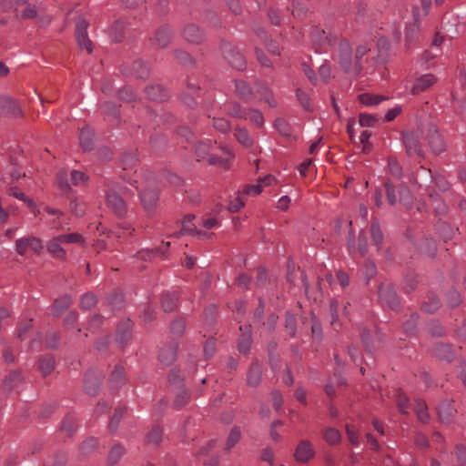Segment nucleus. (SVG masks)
<instances>
[{
	"mask_svg": "<svg viewBox=\"0 0 466 466\" xmlns=\"http://www.w3.org/2000/svg\"><path fill=\"white\" fill-rule=\"evenodd\" d=\"M367 56V59H372L376 61L375 49L371 47V45H360L357 47L354 60L351 56V48L347 41L340 42L339 46V51L336 55L341 67L347 73L359 74L362 68L361 58Z\"/></svg>",
	"mask_w": 466,
	"mask_h": 466,
	"instance_id": "obj_1",
	"label": "nucleus"
},
{
	"mask_svg": "<svg viewBox=\"0 0 466 466\" xmlns=\"http://www.w3.org/2000/svg\"><path fill=\"white\" fill-rule=\"evenodd\" d=\"M139 194L143 208L148 214L151 213L158 201V187L153 175L149 174L145 177L144 187Z\"/></svg>",
	"mask_w": 466,
	"mask_h": 466,
	"instance_id": "obj_2",
	"label": "nucleus"
},
{
	"mask_svg": "<svg viewBox=\"0 0 466 466\" xmlns=\"http://www.w3.org/2000/svg\"><path fill=\"white\" fill-rule=\"evenodd\" d=\"M424 129L419 127L416 130H408L403 132L402 139L405 146L406 153L410 157L420 158L423 157V142L422 134Z\"/></svg>",
	"mask_w": 466,
	"mask_h": 466,
	"instance_id": "obj_3",
	"label": "nucleus"
},
{
	"mask_svg": "<svg viewBox=\"0 0 466 466\" xmlns=\"http://www.w3.org/2000/svg\"><path fill=\"white\" fill-rule=\"evenodd\" d=\"M71 243H79L83 245L84 238L82 235L78 233H69L56 236L53 238L47 244V250L53 257L56 258H65L66 250L64 249L63 245Z\"/></svg>",
	"mask_w": 466,
	"mask_h": 466,
	"instance_id": "obj_4",
	"label": "nucleus"
},
{
	"mask_svg": "<svg viewBox=\"0 0 466 466\" xmlns=\"http://www.w3.org/2000/svg\"><path fill=\"white\" fill-rule=\"evenodd\" d=\"M221 51L224 59L235 69L243 70L246 67L245 57L236 49V47L228 43L224 42L221 45Z\"/></svg>",
	"mask_w": 466,
	"mask_h": 466,
	"instance_id": "obj_5",
	"label": "nucleus"
},
{
	"mask_svg": "<svg viewBox=\"0 0 466 466\" xmlns=\"http://www.w3.org/2000/svg\"><path fill=\"white\" fill-rule=\"evenodd\" d=\"M106 205L117 217L122 218L127 213V204L122 196L115 189L110 188L106 195Z\"/></svg>",
	"mask_w": 466,
	"mask_h": 466,
	"instance_id": "obj_6",
	"label": "nucleus"
},
{
	"mask_svg": "<svg viewBox=\"0 0 466 466\" xmlns=\"http://www.w3.org/2000/svg\"><path fill=\"white\" fill-rule=\"evenodd\" d=\"M42 249V240L36 237L21 238L15 241V250L21 256H25L29 250L38 254Z\"/></svg>",
	"mask_w": 466,
	"mask_h": 466,
	"instance_id": "obj_7",
	"label": "nucleus"
},
{
	"mask_svg": "<svg viewBox=\"0 0 466 466\" xmlns=\"http://www.w3.org/2000/svg\"><path fill=\"white\" fill-rule=\"evenodd\" d=\"M88 23L84 18H79L76 25V38L80 48H85L88 53L93 50V44L86 32Z\"/></svg>",
	"mask_w": 466,
	"mask_h": 466,
	"instance_id": "obj_8",
	"label": "nucleus"
},
{
	"mask_svg": "<svg viewBox=\"0 0 466 466\" xmlns=\"http://www.w3.org/2000/svg\"><path fill=\"white\" fill-rule=\"evenodd\" d=\"M233 92L237 97L245 102H250L256 96L251 86L244 79L233 80Z\"/></svg>",
	"mask_w": 466,
	"mask_h": 466,
	"instance_id": "obj_9",
	"label": "nucleus"
},
{
	"mask_svg": "<svg viewBox=\"0 0 466 466\" xmlns=\"http://www.w3.org/2000/svg\"><path fill=\"white\" fill-rule=\"evenodd\" d=\"M427 139L432 152L440 154L445 150V144L438 134L436 126L430 124L426 127Z\"/></svg>",
	"mask_w": 466,
	"mask_h": 466,
	"instance_id": "obj_10",
	"label": "nucleus"
},
{
	"mask_svg": "<svg viewBox=\"0 0 466 466\" xmlns=\"http://www.w3.org/2000/svg\"><path fill=\"white\" fill-rule=\"evenodd\" d=\"M379 298L382 303L387 304L390 309H395L399 306V299L390 284H382L379 288Z\"/></svg>",
	"mask_w": 466,
	"mask_h": 466,
	"instance_id": "obj_11",
	"label": "nucleus"
},
{
	"mask_svg": "<svg viewBox=\"0 0 466 466\" xmlns=\"http://www.w3.org/2000/svg\"><path fill=\"white\" fill-rule=\"evenodd\" d=\"M315 451L312 444L308 441H301L298 444L294 456L299 462H307L314 457Z\"/></svg>",
	"mask_w": 466,
	"mask_h": 466,
	"instance_id": "obj_12",
	"label": "nucleus"
},
{
	"mask_svg": "<svg viewBox=\"0 0 466 466\" xmlns=\"http://www.w3.org/2000/svg\"><path fill=\"white\" fill-rule=\"evenodd\" d=\"M256 93L261 102H265L270 107H276L278 103L274 97L272 90L263 82L256 81Z\"/></svg>",
	"mask_w": 466,
	"mask_h": 466,
	"instance_id": "obj_13",
	"label": "nucleus"
},
{
	"mask_svg": "<svg viewBox=\"0 0 466 466\" xmlns=\"http://www.w3.org/2000/svg\"><path fill=\"white\" fill-rule=\"evenodd\" d=\"M436 82V77L431 74H425L420 76L415 80L411 87V93L417 95L420 92L427 90Z\"/></svg>",
	"mask_w": 466,
	"mask_h": 466,
	"instance_id": "obj_14",
	"label": "nucleus"
},
{
	"mask_svg": "<svg viewBox=\"0 0 466 466\" xmlns=\"http://www.w3.org/2000/svg\"><path fill=\"white\" fill-rule=\"evenodd\" d=\"M127 381L125 368L116 364L110 373L109 384L112 388H120Z\"/></svg>",
	"mask_w": 466,
	"mask_h": 466,
	"instance_id": "obj_15",
	"label": "nucleus"
},
{
	"mask_svg": "<svg viewBox=\"0 0 466 466\" xmlns=\"http://www.w3.org/2000/svg\"><path fill=\"white\" fill-rule=\"evenodd\" d=\"M177 344L172 342L160 350L158 359L164 365H170L177 357Z\"/></svg>",
	"mask_w": 466,
	"mask_h": 466,
	"instance_id": "obj_16",
	"label": "nucleus"
},
{
	"mask_svg": "<svg viewBox=\"0 0 466 466\" xmlns=\"http://www.w3.org/2000/svg\"><path fill=\"white\" fill-rule=\"evenodd\" d=\"M311 39L314 45L319 46L316 47L317 52L326 51V46L329 45L331 42L326 32L319 28L313 29L311 33Z\"/></svg>",
	"mask_w": 466,
	"mask_h": 466,
	"instance_id": "obj_17",
	"label": "nucleus"
},
{
	"mask_svg": "<svg viewBox=\"0 0 466 466\" xmlns=\"http://www.w3.org/2000/svg\"><path fill=\"white\" fill-rule=\"evenodd\" d=\"M239 331L240 335L238 339V347L240 352L247 353L249 350L251 345L250 326H240Z\"/></svg>",
	"mask_w": 466,
	"mask_h": 466,
	"instance_id": "obj_18",
	"label": "nucleus"
},
{
	"mask_svg": "<svg viewBox=\"0 0 466 466\" xmlns=\"http://www.w3.org/2000/svg\"><path fill=\"white\" fill-rule=\"evenodd\" d=\"M17 114L18 107L16 102L9 96H0V116Z\"/></svg>",
	"mask_w": 466,
	"mask_h": 466,
	"instance_id": "obj_19",
	"label": "nucleus"
},
{
	"mask_svg": "<svg viewBox=\"0 0 466 466\" xmlns=\"http://www.w3.org/2000/svg\"><path fill=\"white\" fill-rule=\"evenodd\" d=\"M132 337L131 321L129 319L123 320L116 329V339L120 344L127 342Z\"/></svg>",
	"mask_w": 466,
	"mask_h": 466,
	"instance_id": "obj_20",
	"label": "nucleus"
},
{
	"mask_svg": "<svg viewBox=\"0 0 466 466\" xmlns=\"http://www.w3.org/2000/svg\"><path fill=\"white\" fill-rule=\"evenodd\" d=\"M199 89L200 87L191 80L188 82L187 90L184 96V103L187 106L194 107L197 105V97H200Z\"/></svg>",
	"mask_w": 466,
	"mask_h": 466,
	"instance_id": "obj_21",
	"label": "nucleus"
},
{
	"mask_svg": "<svg viewBox=\"0 0 466 466\" xmlns=\"http://www.w3.org/2000/svg\"><path fill=\"white\" fill-rule=\"evenodd\" d=\"M145 94L149 99L154 101H164L167 97L165 89L159 85H150L147 86Z\"/></svg>",
	"mask_w": 466,
	"mask_h": 466,
	"instance_id": "obj_22",
	"label": "nucleus"
},
{
	"mask_svg": "<svg viewBox=\"0 0 466 466\" xmlns=\"http://www.w3.org/2000/svg\"><path fill=\"white\" fill-rule=\"evenodd\" d=\"M184 37L187 42L193 44H199L202 41V34L199 28L194 24H189L185 27Z\"/></svg>",
	"mask_w": 466,
	"mask_h": 466,
	"instance_id": "obj_23",
	"label": "nucleus"
},
{
	"mask_svg": "<svg viewBox=\"0 0 466 466\" xmlns=\"http://www.w3.org/2000/svg\"><path fill=\"white\" fill-rule=\"evenodd\" d=\"M22 382V377L19 371H11L5 379L3 388L5 391H11L17 388Z\"/></svg>",
	"mask_w": 466,
	"mask_h": 466,
	"instance_id": "obj_24",
	"label": "nucleus"
},
{
	"mask_svg": "<svg viewBox=\"0 0 466 466\" xmlns=\"http://www.w3.org/2000/svg\"><path fill=\"white\" fill-rule=\"evenodd\" d=\"M248 111V108L242 106L239 103L235 102V101L230 102L227 107L228 114L230 116L238 118V119H247Z\"/></svg>",
	"mask_w": 466,
	"mask_h": 466,
	"instance_id": "obj_25",
	"label": "nucleus"
},
{
	"mask_svg": "<svg viewBox=\"0 0 466 466\" xmlns=\"http://www.w3.org/2000/svg\"><path fill=\"white\" fill-rule=\"evenodd\" d=\"M93 132L88 127H83L80 130L79 140L80 145L84 150H91L94 147Z\"/></svg>",
	"mask_w": 466,
	"mask_h": 466,
	"instance_id": "obj_26",
	"label": "nucleus"
},
{
	"mask_svg": "<svg viewBox=\"0 0 466 466\" xmlns=\"http://www.w3.org/2000/svg\"><path fill=\"white\" fill-rule=\"evenodd\" d=\"M261 367L258 362H253L248 372V384L256 387L259 384L261 379Z\"/></svg>",
	"mask_w": 466,
	"mask_h": 466,
	"instance_id": "obj_27",
	"label": "nucleus"
},
{
	"mask_svg": "<svg viewBox=\"0 0 466 466\" xmlns=\"http://www.w3.org/2000/svg\"><path fill=\"white\" fill-rule=\"evenodd\" d=\"M376 62L384 63L389 56V43L385 38H380L375 50Z\"/></svg>",
	"mask_w": 466,
	"mask_h": 466,
	"instance_id": "obj_28",
	"label": "nucleus"
},
{
	"mask_svg": "<svg viewBox=\"0 0 466 466\" xmlns=\"http://www.w3.org/2000/svg\"><path fill=\"white\" fill-rule=\"evenodd\" d=\"M455 409L451 402L444 401L438 408V413L442 422H449L455 413Z\"/></svg>",
	"mask_w": 466,
	"mask_h": 466,
	"instance_id": "obj_29",
	"label": "nucleus"
},
{
	"mask_svg": "<svg viewBox=\"0 0 466 466\" xmlns=\"http://www.w3.org/2000/svg\"><path fill=\"white\" fill-rule=\"evenodd\" d=\"M170 29L167 26L160 27L155 34L154 42L159 47H165L170 40Z\"/></svg>",
	"mask_w": 466,
	"mask_h": 466,
	"instance_id": "obj_30",
	"label": "nucleus"
},
{
	"mask_svg": "<svg viewBox=\"0 0 466 466\" xmlns=\"http://www.w3.org/2000/svg\"><path fill=\"white\" fill-rule=\"evenodd\" d=\"M413 15L415 20L414 23L407 26L405 31V40L407 43H410L419 31L418 22L420 16V10L418 7H414Z\"/></svg>",
	"mask_w": 466,
	"mask_h": 466,
	"instance_id": "obj_31",
	"label": "nucleus"
},
{
	"mask_svg": "<svg viewBox=\"0 0 466 466\" xmlns=\"http://www.w3.org/2000/svg\"><path fill=\"white\" fill-rule=\"evenodd\" d=\"M55 367V359L51 355H45L39 359L38 368L44 376L51 373Z\"/></svg>",
	"mask_w": 466,
	"mask_h": 466,
	"instance_id": "obj_32",
	"label": "nucleus"
},
{
	"mask_svg": "<svg viewBox=\"0 0 466 466\" xmlns=\"http://www.w3.org/2000/svg\"><path fill=\"white\" fill-rule=\"evenodd\" d=\"M386 99L385 96L363 93L359 96L360 102L367 106H377Z\"/></svg>",
	"mask_w": 466,
	"mask_h": 466,
	"instance_id": "obj_33",
	"label": "nucleus"
},
{
	"mask_svg": "<svg viewBox=\"0 0 466 466\" xmlns=\"http://www.w3.org/2000/svg\"><path fill=\"white\" fill-rule=\"evenodd\" d=\"M131 74L137 78H146L149 76V68L143 61L137 60L132 64Z\"/></svg>",
	"mask_w": 466,
	"mask_h": 466,
	"instance_id": "obj_34",
	"label": "nucleus"
},
{
	"mask_svg": "<svg viewBox=\"0 0 466 466\" xmlns=\"http://www.w3.org/2000/svg\"><path fill=\"white\" fill-rule=\"evenodd\" d=\"M177 296L176 293L166 292L161 297V304L165 311H173L177 307Z\"/></svg>",
	"mask_w": 466,
	"mask_h": 466,
	"instance_id": "obj_35",
	"label": "nucleus"
},
{
	"mask_svg": "<svg viewBox=\"0 0 466 466\" xmlns=\"http://www.w3.org/2000/svg\"><path fill=\"white\" fill-rule=\"evenodd\" d=\"M414 412L417 415V418L421 422L425 423L429 420V413L427 410V405L422 400H416L414 403Z\"/></svg>",
	"mask_w": 466,
	"mask_h": 466,
	"instance_id": "obj_36",
	"label": "nucleus"
},
{
	"mask_svg": "<svg viewBox=\"0 0 466 466\" xmlns=\"http://www.w3.org/2000/svg\"><path fill=\"white\" fill-rule=\"evenodd\" d=\"M234 136L236 139L245 147H250L253 144V140L248 135V132L245 128L237 127L235 128Z\"/></svg>",
	"mask_w": 466,
	"mask_h": 466,
	"instance_id": "obj_37",
	"label": "nucleus"
},
{
	"mask_svg": "<svg viewBox=\"0 0 466 466\" xmlns=\"http://www.w3.org/2000/svg\"><path fill=\"white\" fill-rule=\"evenodd\" d=\"M232 157V154L229 151L224 153V157H210L208 162L212 165H218L222 169L229 168V160Z\"/></svg>",
	"mask_w": 466,
	"mask_h": 466,
	"instance_id": "obj_38",
	"label": "nucleus"
},
{
	"mask_svg": "<svg viewBox=\"0 0 466 466\" xmlns=\"http://www.w3.org/2000/svg\"><path fill=\"white\" fill-rule=\"evenodd\" d=\"M71 303L72 299L69 296H63L55 300L53 309L56 315H60L71 305Z\"/></svg>",
	"mask_w": 466,
	"mask_h": 466,
	"instance_id": "obj_39",
	"label": "nucleus"
},
{
	"mask_svg": "<svg viewBox=\"0 0 466 466\" xmlns=\"http://www.w3.org/2000/svg\"><path fill=\"white\" fill-rule=\"evenodd\" d=\"M346 309H347V308L345 306L341 307L338 300H335V299L331 300L330 305H329V311H330V315H331V324L332 325H335L336 322L339 320L340 312L342 314H346Z\"/></svg>",
	"mask_w": 466,
	"mask_h": 466,
	"instance_id": "obj_40",
	"label": "nucleus"
},
{
	"mask_svg": "<svg viewBox=\"0 0 466 466\" xmlns=\"http://www.w3.org/2000/svg\"><path fill=\"white\" fill-rule=\"evenodd\" d=\"M247 119H248L257 127H262L264 126V116L258 109L248 108Z\"/></svg>",
	"mask_w": 466,
	"mask_h": 466,
	"instance_id": "obj_41",
	"label": "nucleus"
},
{
	"mask_svg": "<svg viewBox=\"0 0 466 466\" xmlns=\"http://www.w3.org/2000/svg\"><path fill=\"white\" fill-rule=\"evenodd\" d=\"M137 164V158L135 153L128 152L123 156L122 165L125 172L133 170Z\"/></svg>",
	"mask_w": 466,
	"mask_h": 466,
	"instance_id": "obj_42",
	"label": "nucleus"
},
{
	"mask_svg": "<svg viewBox=\"0 0 466 466\" xmlns=\"http://www.w3.org/2000/svg\"><path fill=\"white\" fill-rule=\"evenodd\" d=\"M125 33V22L117 20L112 26L110 35L115 42H119L124 37Z\"/></svg>",
	"mask_w": 466,
	"mask_h": 466,
	"instance_id": "obj_43",
	"label": "nucleus"
},
{
	"mask_svg": "<svg viewBox=\"0 0 466 466\" xmlns=\"http://www.w3.org/2000/svg\"><path fill=\"white\" fill-rule=\"evenodd\" d=\"M241 432L240 430L237 427L233 428L228 434V437L226 441L225 451H229L240 440Z\"/></svg>",
	"mask_w": 466,
	"mask_h": 466,
	"instance_id": "obj_44",
	"label": "nucleus"
},
{
	"mask_svg": "<svg viewBox=\"0 0 466 466\" xmlns=\"http://www.w3.org/2000/svg\"><path fill=\"white\" fill-rule=\"evenodd\" d=\"M194 218H195V217L193 215H187V216L185 217V219L182 222V227H181L179 234H181V235H183V234H189V235L195 234L197 227L192 222Z\"/></svg>",
	"mask_w": 466,
	"mask_h": 466,
	"instance_id": "obj_45",
	"label": "nucleus"
},
{
	"mask_svg": "<svg viewBox=\"0 0 466 466\" xmlns=\"http://www.w3.org/2000/svg\"><path fill=\"white\" fill-rule=\"evenodd\" d=\"M323 437L331 445L339 443L341 439L339 431L333 428H327L323 432Z\"/></svg>",
	"mask_w": 466,
	"mask_h": 466,
	"instance_id": "obj_46",
	"label": "nucleus"
},
{
	"mask_svg": "<svg viewBox=\"0 0 466 466\" xmlns=\"http://www.w3.org/2000/svg\"><path fill=\"white\" fill-rule=\"evenodd\" d=\"M9 194H10L11 196H13V197H15V198H16L20 199V200L25 201V202L28 205V207L32 209V211H34L35 215V216L37 215V213H38L39 211H38V210H35V206L34 201H33L32 199H30V198H26V197H25L22 192H19V191L17 190V188H15V187H11V188L9 189Z\"/></svg>",
	"mask_w": 466,
	"mask_h": 466,
	"instance_id": "obj_47",
	"label": "nucleus"
},
{
	"mask_svg": "<svg viewBox=\"0 0 466 466\" xmlns=\"http://www.w3.org/2000/svg\"><path fill=\"white\" fill-rule=\"evenodd\" d=\"M56 185L64 193H67L70 190V186L67 179V173L65 170H61L56 176Z\"/></svg>",
	"mask_w": 466,
	"mask_h": 466,
	"instance_id": "obj_48",
	"label": "nucleus"
},
{
	"mask_svg": "<svg viewBox=\"0 0 466 466\" xmlns=\"http://www.w3.org/2000/svg\"><path fill=\"white\" fill-rule=\"evenodd\" d=\"M388 167H389V171L390 173L395 177H400L401 175H402V168L400 165V163L398 162V160L393 157H389L388 159Z\"/></svg>",
	"mask_w": 466,
	"mask_h": 466,
	"instance_id": "obj_49",
	"label": "nucleus"
},
{
	"mask_svg": "<svg viewBox=\"0 0 466 466\" xmlns=\"http://www.w3.org/2000/svg\"><path fill=\"white\" fill-rule=\"evenodd\" d=\"M370 236L374 245L379 248L382 242L383 235L377 222H373L370 226Z\"/></svg>",
	"mask_w": 466,
	"mask_h": 466,
	"instance_id": "obj_50",
	"label": "nucleus"
},
{
	"mask_svg": "<svg viewBox=\"0 0 466 466\" xmlns=\"http://www.w3.org/2000/svg\"><path fill=\"white\" fill-rule=\"evenodd\" d=\"M76 429L75 418L71 415L66 416L61 425L62 431L66 432L68 436L71 435Z\"/></svg>",
	"mask_w": 466,
	"mask_h": 466,
	"instance_id": "obj_51",
	"label": "nucleus"
},
{
	"mask_svg": "<svg viewBox=\"0 0 466 466\" xmlns=\"http://www.w3.org/2000/svg\"><path fill=\"white\" fill-rule=\"evenodd\" d=\"M399 201L405 206H410L412 203L410 191L403 185H401L399 189Z\"/></svg>",
	"mask_w": 466,
	"mask_h": 466,
	"instance_id": "obj_52",
	"label": "nucleus"
},
{
	"mask_svg": "<svg viewBox=\"0 0 466 466\" xmlns=\"http://www.w3.org/2000/svg\"><path fill=\"white\" fill-rule=\"evenodd\" d=\"M124 453V449L120 445H114L108 454V461L111 464L116 463Z\"/></svg>",
	"mask_w": 466,
	"mask_h": 466,
	"instance_id": "obj_53",
	"label": "nucleus"
},
{
	"mask_svg": "<svg viewBox=\"0 0 466 466\" xmlns=\"http://www.w3.org/2000/svg\"><path fill=\"white\" fill-rule=\"evenodd\" d=\"M436 355L441 360H450L452 355L451 346L444 344L438 345L436 347Z\"/></svg>",
	"mask_w": 466,
	"mask_h": 466,
	"instance_id": "obj_54",
	"label": "nucleus"
},
{
	"mask_svg": "<svg viewBox=\"0 0 466 466\" xmlns=\"http://www.w3.org/2000/svg\"><path fill=\"white\" fill-rule=\"evenodd\" d=\"M27 2V0H3L1 2V8L5 12H9L13 9H17V7L21 5H24Z\"/></svg>",
	"mask_w": 466,
	"mask_h": 466,
	"instance_id": "obj_55",
	"label": "nucleus"
},
{
	"mask_svg": "<svg viewBox=\"0 0 466 466\" xmlns=\"http://www.w3.org/2000/svg\"><path fill=\"white\" fill-rule=\"evenodd\" d=\"M108 303L113 310H119L123 307L124 298L121 293H115L108 298Z\"/></svg>",
	"mask_w": 466,
	"mask_h": 466,
	"instance_id": "obj_56",
	"label": "nucleus"
},
{
	"mask_svg": "<svg viewBox=\"0 0 466 466\" xmlns=\"http://www.w3.org/2000/svg\"><path fill=\"white\" fill-rule=\"evenodd\" d=\"M119 98L124 102H132L137 98V95L133 92L132 88L126 86L118 91Z\"/></svg>",
	"mask_w": 466,
	"mask_h": 466,
	"instance_id": "obj_57",
	"label": "nucleus"
},
{
	"mask_svg": "<svg viewBox=\"0 0 466 466\" xmlns=\"http://www.w3.org/2000/svg\"><path fill=\"white\" fill-rule=\"evenodd\" d=\"M440 300L437 298L431 297L423 303L422 308L425 311L433 313L440 308Z\"/></svg>",
	"mask_w": 466,
	"mask_h": 466,
	"instance_id": "obj_58",
	"label": "nucleus"
},
{
	"mask_svg": "<svg viewBox=\"0 0 466 466\" xmlns=\"http://www.w3.org/2000/svg\"><path fill=\"white\" fill-rule=\"evenodd\" d=\"M385 188H386V194H387V199L390 205H395L397 201L399 200L396 191L394 188V186L391 184L390 181H387L385 183Z\"/></svg>",
	"mask_w": 466,
	"mask_h": 466,
	"instance_id": "obj_59",
	"label": "nucleus"
},
{
	"mask_svg": "<svg viewBox=\"0 0 466 466\" xmlns=\"http://www.w3.org/2000/svg\"><path fill=\"white\" fill-rule=\"evenodd\" d=\"M162 438V431L158 427L153 428L147 435L148 443L157 444Z\"/></svg>",
	"mask_w": 466,
	"mask_h": 466,
	"instance_id": "obj_60",
	"label": "nucleus"
},
{
	"mask_svg": "<svg viewBox=\"0 0 466 466\" xmlns=\"http://www.w3.org/2000/svg\"><path fill=\"white\" fill-rule=\"evenodd\" d=\"M274 126L276 129L281 134L282 136H289L290 130L289 124L284 118H277L275 120Z\"/></svg>",
	"mask_w": 466,
	"mask_h": 466,
	"instance_id": "obj_61",
	"label": "nucleus"
},
{
	"mask_svg": "<svg viewBox=\"0 0 466 466\" xmlns=\"http://www.w3.org/2000/svg\"><path fill=\"white\" fill-rule=\"evenodd\" d=\"M96 304V298L95 295L86 293L82 297L81 308L84 309H89Z\"/></svg>",
	"mask_w": 466,
	"mask_h": 466,
	"instance_id": "obj_62",
	"label": "nucleus"
},
{
	"mask_svg": "<svg viewBox=\"0 0 466 466\" xmlns=\"http://www.w3.org/2000/svg\"><path fill=\"white\" fill-rule=\"evenodd\" d=\"M212 123L214 127L222 133L228 132L230 128L228 121L222 117L213 118Z\"/></svg>",
	"mask_w": 466,
	"mask_h": 466,
	"instance_id": "obj_63",
	"label": "nucleus"
},
{
	"mask_svg": "<svg viewBox=\"0 0 466 466\" xmlns=\"http://www.w3.org/2000/svg\"><path fill=\"white\" fill-rule=\"evenodd\" d=\"M188 398V392L186 390H182L177 392L174 400V404L176 405V407L181 408L187 403Z\"/></svg>",
	"mask_w": 466,
	"mask_h": 466,
	"instance_id": "obj_64",
	"label": "nucleus"
}]
</instances>
